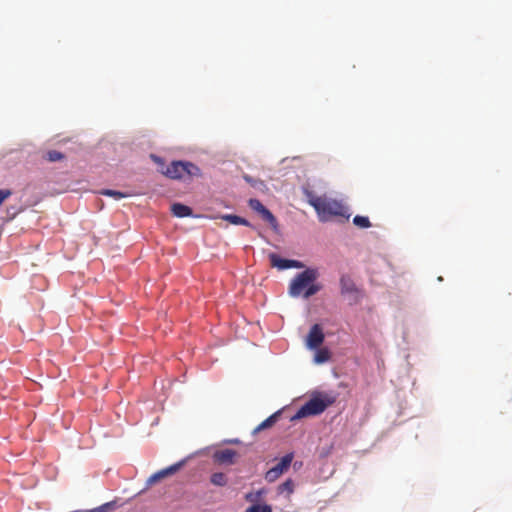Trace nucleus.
<instances>
[{
	"instance_id": "obj_16",
	"label": "nucleus",
	"mask_w": 512,
	"mask_h": 512,
	"mask_svg": "<svg viewBox=\"0 0 512 512\" xmlns=\"http://www.w3.org/2000/svg\"><path fill=\"white\" fill-rule=\"evenodd\" d=\"M222 219L228 221L229 223H231L233 225H244V226L250 225V223L245 218H242L240 216L233 215V214L223 215Z\"/></svg>"
},
{
	"instance_id": "obj_23",
	"label": "nucleus",
	"mask_w": 512,
	"mask_h": 512,
	"mask_svg": "<svg viewBox=\"0 0 512 512\" xmlns=\"http://www.w3.org/2000/svg\"><path fill=\"white\" fill-rule=\"evenodd\" d=\"M46 159L50 162H56L64 159V154L56 150H50L46 153Z\"/></svg>"
},
{
	"instance_id": "obj_19",
	"label": "nucleus",
	"mask_w": 512,
	"mask_h": 512,
	"mask_svg": "<svg viewBox=\"0 0 512 512\" xmlns=\"http://www.w3.org/2000/svg\"><path fill=\"white\" fill-rule=\"evenodd\" d=\"M277 418H278V413H275L273 415H271L270 417H268L267 419H265L262 423H260L254 430V432H259L263 429H266L268 427H271L272 425H274V423L277 421Z\"/></svg>"
},
{
	"instance_id": "obj_22",
	"label": "nucleus",
	"mask_w": 512,
	"mask_h": 512,
	"mask_svg": "<svg viewBox=\"0 0 512 512\" xmlns=\"http://www.w3.org/2000/svg\"><path fill=\"white\" fill-rule=\"evenodd\" d=\"M272 506L269 504H254L250 507H248L245 512H272Z\"/></svg>"
},
{
	"instance_id": "obj_8",
	"label": "nucleus",
	"mask_w": 512,
	"mask_h": 512,
	"mask_svg": "<svg viewBox=\"0 0 512 512\" xmlns=\"http://www.w3.org/2000/svg\"><path fill=\"white\" fill-rule=\"evenodd\" d=\"M324 338L322 327L319 324H314L307 335L306 346L309 349H317L322 345Z\"/></svg>"
},
{
	"instance_id": "obj_11",
	"label": "nucleus",
	"mask_w": 512,
	"mask_h": 512,
	"mask_svg": "<svg viewBox=\"0 0 512 512\" xmlns=\"http://www.w3.org/2000/svg\"><path fill=\"white\" fill-rule=\"evenodd\" d=\"M185 463V460H182L180 462H177L167 468H164L156 473H154L153 475L150 476V478L148 479V483L149 484H154L158 481H160L161 479L165 478V477H168V476H171L173 474H175L176 472H178L184 465Z\"/></svg>"
},
{
	"instance_id": "obj_7",
	"label": "nucleus",
	"mask_w": 512,
	"mask_h": 512,
	"mask_svg": "<svg viewBox=\"0 0 512 512\" xmlns=\"http://www.w3.org/2000/svg\"><path fill=\"white\" fill-rule=\"evenodd\" d=\"M248 204L251 209L258 212L274 229L277 228L276 217L258 199H250Z\"/></svg>"
},
{
	"instance_id": "obj_9",
	"label": "nucleus",
	"mask_w": 512,
	"mask_h": 512,
	"mask_svg": "<svg viewBox=\"0 0 512 512\" xmlns=\"http://www.w3.org/2000/svg\"><path fill=\"white\" fill-rule=\"evenodd\" d=\"M269 260L272 267H276L279 270H285L289 268H303L304 264L298 260H289L279 257L276 253L269 254Z\"/></svg>"
},
{
	"instance_id": "obj_12",
	"label": "nucleus",
	"mask_w": 512,
	"mask_h": 512,
	"mask_svg": "<svg viewBox=\"0 0 512 512\" xmlns=\"http://www.w3.org/2000/svg\"><path fill=\"white\" fill-rule=\"evenodd\" d=\"M237 456V452L232 449H223L216 451L213 458L219 464H233L234 459Z\"/></svg>"
},
{
	"instance_id": "obj_5",
	"label": "nucleus",
	"mask_w": 512,
	"mask_h": 512,
	"mask_svg": "<svg viewBox=\"0 0 512 512\" xmlns=\"http://www.w3.org/2000/svg\"><path fill=\"white\" fill-rule=\"evenodd\" d=\"M294 458L293 453H288L281 460L265 473V480L268 482L276 481L284 472H286Z\"/></svg>"
},
{
	"instance_id": "obj_3",
	"label": "nucleus",
	"mask_w": 512,
	"mask_h": 512,
	"mask_svg": "<svg viewBox=\"0 0 512 512\" xmlns=\"http://www.w3.org/2000/svg\"><path fill=\"white\" fill-rule=\"evenodd\" d=\"M335 402L336 397L331 393H314L312 397L303 406L300 407V409L292 417V420L320 415Z\"/></svg>"
},
{
	"instance_id": "obj_6",
	"label": "nucleus",
	"mask_w": 512,
	"mask_h": 512,
	"mask_svg": "<svg viewBox=\"0 0 512 512\" xmlns=\"http://www.w3.org/2000/svg\"><path fill=\"white\" fill-rule=\"evenodd\" d=\"M340 289L341 294L347 296L351 303H357L361 298V291L349 275L344 274L340 277Z\"/></svg>"
},
{
	"instance_id": "obj_17",
	"label": "nucleus",
	"mask_w": 512,
	"mask_h": 512,
	"mask_svg": "<svg viewBox=\"0 0 512 512\" xmlns=\"http://www.w3.org/2000/svg\"><path fill=\"white\" fill-rule=\"evenodd\" d=\"M210 481L213 485L219 486V487H223V486L227 485V483H228V479H227L226 475L222 472L213 473L210 477Z\"/></svg>"
},
{
	"instance_id": "obj_25",
	"label": "nucleus",
	"mask_w": 512,
	"mask_h": 512,
	"mask_svg": "<svg viewBox=\"0 0 512 512\" xmlns=\"http://www.w3.org/2000/svg\"><path fill=\"white\" fill-rule=\"evenodd\" d=\"M151 157L155 161V163L160 164L162 166L164 165V162H163V160L160 157L155 156V155H152Z\"/></svg>"
},
{
	"instance_id": "obj_20",
	"label": "nucleus",
	"mask_w": 512,
	"mask_h": 512,
	"mask_svg": "<svg viewBox=\"0 0 512 512\" xmlns=\"http://www.w3.org/2000/svg\"><path fill=\"white\" fill-rule=\"evenodd\" d=\"M100 194L109 196V197H113L116 200H120L122 198H126L129 196V194H127V193H123V192L112 190V189H104V190L100 191Z\"/></svg>"
},
{
	"instance_id": "obj_2",
	"label": "nucleus",
	"mask_w": 512,
	"mask_h": 512,
	"mask_svg": "<svg viewBox=\"0 0 512 512\" xmlns=\"http://www.w3.org/2000/svg\"><path fill=\"white\" fill-rule=\"evenodd\" d=\"M318 277L319 272L314 268H307L298 273L289 284V295L294 298L302 296L309 299L322 289V285L316 282Z\"/></svg>"
},
{
	"instance_id": "obj_18",
	"label": "nucleus",
	"mask_w": 512,
	"mask_h": 512,
	"mask_svg": "<svg viewBox=\"0 0 512 512\" xmlns=\"http://www.w3.org/2000/svg\"><path fill=\"white\" fill-rule=\"evenodd\" d=\"M266 493V489L261 488L257 491L247 493L245 495V500L250 503H257L264 495H266Z\"/></svg>"
},
{
	"instance_id": "obj_15",
	"label": "nucleus",
	"mask_w": 512,
	"mask_h": 512,
	"mask_svg": "<svg viewBox=\"0 0 512 512\" xmlns=\"http://www.w3.org/2000/svg\"><path fill=\"white\" fill-rule=\"evenodd\" d=\"M331 354L327 348L318 349L314 356V362L316 364H323L330 360Z\"/></svg>"
},
{
	"instance_id": "obj_21",
	"label": "nucleus",
	"mask_w": 512,
	"mask_h": 512,
	"mask_svg": "<svg viewBox=\"0 0 512 512\" xmlns=\"http://www.w3.org/2000/svg\"><path fill=\"white\" fill-rule=\"evenodd\" d=\"M353 223L359 228L371 227V222L368 217L357 215L353 218Z\"/></svg>"
},
{
	"instance_id": "obj_10",
	"label": "nucleus",
	"mask_w": 512,
	"mask_h": 512,
	"mask_svg": "<svg viewBox=\"0 0 512 512\" xmlns=\"http://www.w3.org/2000/svg\"><path fill=\"white\" fill-rule=\"evenodd\" d=\"M185 463V460H182L180 462H177L167 468H164L156 473H154L153 475L150 476V478L148 479V483L149 484H154L158 481H160L161 479L165 478V477H168V476H171L173 474H175L176 472H178L184 465Z\"/></svg>"
},
{
	"instance_id": "obj_24",
	"label": "nucleus",
	"mask_w": 512,
	"mask_h": 512,
	"mask_svg": "<svg viewBox=\"0 0 512 512\" xmlns=\"http://www.w3.org/2000/svg\"><path fill=\"white\" fill-rule=\"evenodd\" d=\"M12 195V190L10 189H0V207L2 204Z\"/></svg>"
},
{
	"instance_id": "obj_4",
	"label": "nucleus",
	"mask_w": 512,
	"mask_h": 512,
	"mask_svg": "<svg viewBox=\"0 0 512 512\" xmlns=\"http://www.w3.org/2000/svg\"><path fill=\"white\" fill-rule=\"evenodd\" d=\"M161 173L171 179H190L201 175L200 168L188 161H173L165 169L161 168Z\"/></svg>"
},
{
	"instance_id": "obj_13",
	"label": "nucleus",
	"mask_w": 512,
	"mask_h": 512,
	"mask_svg": "<svg viewBox=\"0 0 512 512\" xmlns=\"http://www.w3.org/2000/svg\"><path fill=\"white\" fill-rule=\"evenodd\" d=\"M173 215L176 217H187L192 215V209L181 203H174L171 207Z\"/></svg>"
},
{
	"instance_id": "obj_26",
	"label": "nucleus",
	"mask_w": 512,
	"mask_h": 512,
	"mask_svg": "<svg viewBox=\"0 0 512 512\" xmlns=\"http://www.w3.org/2000/svg\"><path fill=\"white\" fill-rule=\"evenodd\" d=\"M244 179L250 183L252 186H255L256 185V181L252 179V177L248 176V175H244Z\"/></svg>"
},
{
	"instance_id": "obj_1",
	"label": "nucleus",
	"mask_w": 512,
	"mask_h": 512,
	"mask_svg": "<svg viewBox=\"0 0 512 512\" xmlns=\"http://www.w3.org/2000/svg\"><path fill=\"white\" fill-rule=\"evenodd\" d=\"M304 195L307 202L315 209L321 222H327L336 216L349 218L347 208L340 201L326 195L318 196L307 189L304 190Z\"/></svg>"
},
{
	"instance_id": "obj_14",
	"label": "nucleus",
	"mask_w": 512,
	"mask_h": 512,
	"mask_svg": "<svg viewBox=\"0 0 512 512\" xmlns=\"http://www.w3.org/2000/svg\"><path fill=\"white\" fill-rule=\"evenodd\" d=\"M294 482L292 479H287L282 484H280L277 488L278 494L286 493L287 497H290L294 492Z\"/></svg>"
}]
</instances>
